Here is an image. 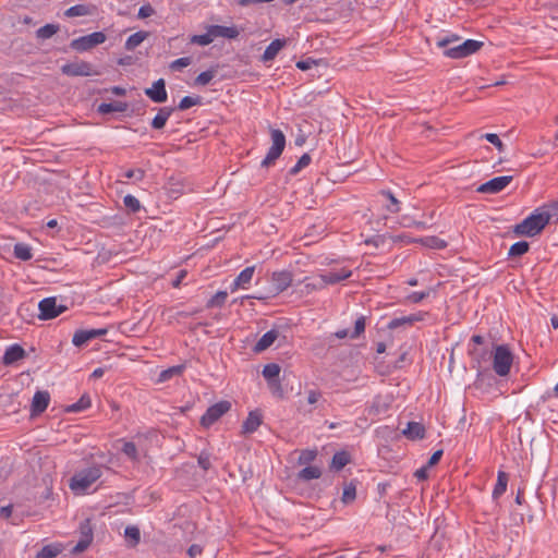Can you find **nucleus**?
Wrapping results in <instances>:
<instances>
[{
	"label": "nucleus",
	"mask_w": 558,
	"mask_h": 558,
	"mask_svg": "<svg viewBox=\"0 0 558 558\" xmlns=\"http://www.w3.org/2000/svg\"><path fill=\"white\" fill-rule=\"evenodd\" d=\"M460 37L458 35H447L438 38L437 46L444 48V54L451 59H463L477 52L484 45L483 41L475 39H466L461 44L451 46L458 43Z\"/></svg>",
	"instance_id": "f257e3e1"
},
{
	"label": "nucleus",
	"mask_w": 558,
	"mask_h": 558,
	"mask_svg": "<svg viewBox=\"0 0 558 558\" xmlns=\"http://www.w3.org/2000/svg\"><path fill=\"white\" fill-rule=\"evenodd\" d=\"M551 214L545 206L536 208L530 216L513 227V233L519 236H535L549 223Z\"/></svg>",
	"instance_id": "f03ea898"
},
{
	"label": "nucleus",
	"mask_w": 558,
	"mask_h": 558,
	"mask_svg": "<svg viewBox=\"0 0 558 558\" xmlns=\"http://www.w3.org/2000/svg\"><path fill=\"white\" fill-rule=\"evenodd\" d=\"M102 475L100 465H92L76 472L70 478V488L75 494H84Z\"/></svg>",
	"instance_id": "7ed1b4c3"
},
{
	"label": "nucleus",
	"mask_w": 558,
	"mask_h": 558,
	"mask_svg": "<svg viewBox=\"0 0 558 558\" xmlns=\"http://www.w3.org/2000/svg\"><path fill=\"white\" fill-rule=\"evenodd\" d=\"M271 146L262 161V167L271 166L282 154L286 147V136L281 130L270 129Z\"/></svg>",
	"instance_id": "20e7f679"
},
{
	"label": "nucleus",
	"mask_w": 558,
	"mask_h": 558,
	"mask_svg": "<svg viewBox=\"0 0 558 558\" xmlns=\"http://www.w3.org/2000/svg\"><path fill=\"white\" fill-rule=\"evenodd\" d=\"M513 355L507 345H497L493 359V368L501 377L510 373Z\"/></svg>",
	"instance_id": "39448f33"
},
{
	"label": "nucleus",
	"mask_w": 558,
	"mask_h": 558,
	"mask_svg": "<svg viewBox=\"0 0 558 558\" xmlns=\"http://www.w3.org/2000/svg\"><path fill=\"white\" fill-rule=\"evenodd\" d=\"M231 409V402L227 400L219 401L210 405L201 417V425L203 427H210L215 424L222 415H225Z\"/></svg>",
	"instance_id": "423d86ee"
},
{
	"label": "nucleus",
	"mask_w": 558,
	"mask_h": 558,
	"mask_svg": "<svg viewBox=\"0 0 558 558\" xmlns=\"http://www.w3.org/2000/svg\"><path fill=\"white\" fill-rule=\"evenodd\" d=\"M39 315L41 320H49L58 317L66 311V306L58 305L57 299L53 296L45 298L38 303Z\"/></svg>",
	"instance_id": "0eeeda50"
},
{
	"label": "nucleus",
	"mask_w": 558,
	"mask_h": 558,
	"mask_svg": "<svg viewBox=\"0 0 558 558\" xmlns=\"http://www.w3.org/2000/svg\"><path fill=\"white\" fill-rule=\"evenodd\" d=\"M105 41L106 35L102 32H94L92 34L73 39L70 46L76 51H87Z\"/></svg>",
	"instance_id": "6e6552de"
},
{
	"label": "nucleus",
	"mask_w": 558,
	"mask_h": 558,
	"mask_svg": "<svg viewBox=\"0 0 558 558\" xmlns=\"http://www.w3.org/2000/svg\"><path fill=\"white\" fill-rule=\"evenodd\" d=\"M512 179V175L496 177L481 184L476 191L483 194H497L507 187L511 183Z\"/></svg>",
	"instance_id": "1a4fd4ad"
},
{
	"label": "nucleus",
	"mask_w": 558,
	"mask_h": 558,
	"mask_svg": "<svg viewBox=\"0 0 558 558\" xmlns=\"http://www.w3.org/2000/svg\"><path fill=\"white\" fill-rule=\"evenodd\" d=\"M61 72L68 76H90L94 74L93 66L86 61H75L61 66Z\"/></svg>",
	"instance_id": "9d476101"
},
{
	"label": "nucleus",
	"mask_w": 558,
	"mask_h": 558,
	"mask_svg": "<svg viewBox=\"0 0 558 558\" xmlns=\"http://www.w3.org/2000/svg\"><path fill=\"white\" fill-rule=\"evenodd\" d=\"M81 538L77 544L73 547V554H80L88 548L93 542V527L89 519L84 520L80 524Z\"/></svg>",
	"instance_id": "9b49d317"
},
{
	"label": "nucleus",
	"mask_w": 558,
	"mask_h": 558,
	"mask_svg": "<svg viewBox=\"0 0 558 558\" xmlns=\"http://www.w3.org/2000/svg\"><path fill=\"white\" fill-rule=\"evenodd\" d=\"M145 95L154 102L161 104L167 101L168 93L166 90V82L159 78L154 82L153 86L145 89Z\"/></svg>",
	"instance_id": "f8f14e48"
},
{
	"label": "nucleus",
	"mask_w": 558,
	"mask_h": 558,
	"mask_svg": "<svg viewBox=\"0 0 558 558\" xmlns=\"http://www.w3.org/2000/svg\"><path fill=\"white\" fill-rule=\"evenodd\" d=\"M293 282L292 274L288 270L275 271L271 275V283L276 293L287 290Z\"/></svg>",
	"instance_id": "ddd939ff"
},
{
	"label": "nucleus",
	"mask_w": 558,
	"mask_h": 558,
	"mask_svg": "<svg viewBox=\"0 0 558 558\" xmlns=\"http://www.w3.org/2000/svg\"><path fill=\"white\" fill-rule=\"evenodd\" d=\"M263 423V414L259 410L251 411L242 423V435H248L255 433Z\"/></svg>",
	"instance_id": "4468645a"
},
{
	"label": "nucleus",
	"mask_w": 558,
	"mask_h": 558,
	"mask_svg": "<svg viewBox=\"0 0 558 558\" xmlns=\"http://www.w3.org/2000/svg\"><path fill=\"white\" fill-rule=\"evenodd\" d=\"M50 395L48 391H36L31 405V415L36 416L41 414L48 407Z\"/></svg>",
	"instance_id": "2eb2a0df"
},
{
	"label": "nucleus",
	"mask_w": 558,
	"mask_h": 558,
	"mask_svg": "<svg viewBox=\"0 0 558 558\" xmlns=\"http://www.w3.org/2000/svg\"><path fill=\"white\" fill-rule=\"evenodd\" d=\"M254 272L255 266L244 268L231 283V292H235L238 289H247L253 279Z\"/></svg>",
	"instance_id": "dca6fc26"
},
{
	"label": "nucleus",
	"mask_w": 558,
	"mask_h": 558,
	"mask_svg": "<svg viewBox=\"0 0 558 558\" xmlns=\"http://www.w3.org/2000/svg\"><path fill=\"white\" fill-rule=\"evenodd\" d=\"M352 275V271L348 268H340V269H332L327 272L320 274L325 287L329 284H336L342 280H345L350 278Z\"/></svg>",
	"instance_id": "f3484780"
},
{
	"label": "nucleus",
	"mask_w": 558,
	"mask_h": 558,
	"mask_svg": "<svg viewBox=\"0 0 558 558\" xmlns=\"http://www.w3.org/2000/svg\"><path fill=\"white\" fill-rule=\"evenodd\" d=\"M107 333V329H89V330H77L72 339L75 347H81L87 341L101 337Z\"/></svg>",
	"instance_id": "a211bd4d"
},
{
	"label": "nucleus",
	"mask_w": 558,
	"mask_h": 558,
	"mask_svg": "<svg viewBox=\"0 0 558 558\" xmlns=\"http://www.w3.org/2000/svg\"><path fill=\"white\" fill-rule=\"evenodd\" d=\"M207 28L213 40L218 37L234 39L239 36V31L235 26L209 25Z\"/></svg>",
	"instance_id": "6ab92c4d"
},
{
	"label": "nucleus",
	"mask_w": 558,
	"mask_h": 558,
	"mask_svg": "<svg viewBox=\"0 0 558 558\" xmlns=\"http://www.w3.org/2000/svg\"><path fill=\"white\" fill-rule=\"evenodd\" d=\"M279 331L277 329H270L265 332L262 338L255 343L253 347V351L255 353H260L267 350L269 347L274 344V342L278 339Z\"/></svg>",
	"instance_id": "aec40b11"
},
{
	"label": "nucleus",
	"mask_w": 558,
	"mask_h": 558,
	"mask_svg": "<svg viewBox=\"0 0 558 558\" xmlns=\"http://www.w3.org/2000/svg\"><path fill=\"white\" fill-rule=\"evenodd\" d=\"M287 45V39L282 38H278V39H275L272 40L265 49L263 56H262V60L264 62H268V61H271L274 60L277 54L279 53V51Z\"/></svg>",
	"instance_id": "412c9836"
},
{
	"label": "nucleus",
	"mask_w": 558,
	"mask_h": 558,
	"mask_svg": "<svg viewBox=\"0 0 558 558\" xmlns=\"http://www.w3.org/2000/svg\"><path fill=\"white\" fill-rule=\"evenodd\" d=\"M25 356V350L19 344L10 345L3 355V363L5 365L13 364Z\"/></svg>",
	"instance_id": "4be33fe9"
},
{
	"label": "nucleus",
	"mask_w": 558,
	"mask_h": 558,
	"mask_svg": "<svg viewBox=\"0 0 558 558\" xmlns=\"http://www.w3.org/2000/svg\"><path fill=\"white\" fill-rule=\"evenodd\" d=\"M402 434L410 440L423 439L425 437V427L418 422H409Z\"/></svg>",
	"instance_id": "5701e85b"
},
{
	"label": "nucleus",
	"mask_w": 558,
	"mask_h": 558,
	"mask_svg": "<svg viewBox=\"0 0 558 558\" xmlns=\"http://www.w3.org/2000/svg\"><path fill=\"white\" fill-rule=\"evenodd\" d=\"M174 109L171 107L159 108L157 114L151 121V128L155 130H161L166 125Z\"/></svg>",
	"instance_id": "b1692460"
},
{
	"label": "nucleus",
	"mask_w": 558,
	"mask_h": 558,
	"mask_svg": "<svg viewBox=\"0 0 558 558\" xmlns=\"http://www.w3.org/2000/svg\"><path fill=\"white\" fill-rule=\"evenodd\" d=\"M63 550V545L60 543H52L45 545L35 556V558H54Z\"/></svg>",
	"instance_id": "393cba45"
},
{
	"label": "nucleus",
	"mask_w": 558,
	"mask_h": 558,
	"mask_svg": "<svg viewBox=\"0 0 558 558\" xmlns=\"http://www.w3.org/2000/svg\"><path fill=\"white\" fill-rule=\"evenodd\" d=\"M413 241L416 243H421L423 246L434 250H442L447 247V242L436 235L414 239Z\"/></svg>",
	"instance_id": "a878e982"
},
{
	"label": "nucleus",
	"mask_w": 558,
	"mask_h": 558,
	"mask_svg": "<svg viewBox=\"0 0 558 558\" xmlns=\"http://www.w3.org/2000/svg\"><path fill=\"white\" fill-rule=\"evenodd\" d=\"M508 481H509V476L506 472L504 471H498V474H497V483L494 487V490H493V499H498L501 495H504V493L506 492L507 489V485H508Z\"/></svg>",
	"instance_id": "bb28decb"
},
{
	"label": "nucleus",
	"mask_w": 558,
	"mask_h": 558,
	"mask_svg": "<svg viewBox=\"0 0 558 558\" xmlns=\"http://www.w3.org/2000/svg\"><path fill=\"white\" fill-rule=\"evenodd\" d=\"M128 109V104L122 101L102 102L98 107V112L110 113V112H123Z\"/></svg>",
	"instance_id": "cd10ccee"
},
{
	"label": "nucleus",
	"mask_w": 558,
	"mask_h": 558,
	"mask_svg": "<svg viewBox=\"0 0 558 558\" xmlns=\"http://www.w3.org/2000/svg\"><path fill=\"white\" fill-rule=\"evenodd\" d=\"M147 36H148V33L144 32V31H140V32H136V33L132 34L126 39L124 48L128 51L134 50L136 47H138L147 38Z\"/></svg>",
	"instance_id": "c85d7f7f"
},
{
	"label": "nucleus",
	"mask_w": 558,
	"mask_h": 558,
	"mask_svg": "<svg viewBox=\"0 0 558 558\" xmlns=\"http://www.w3.org/2000/svg\"><path fill=\"white\" fill-rule=\"evenodd\" d=\"M350 462V456L347 451H338L333 454L331 460V468L340 471Z\"/></svg>",
	"instance_id": "c756f323"
},
{
	"label": "nucleus",
	"mask_w": 558,
	"mask_h": 558,
	"mask_svg": "<svg viewBox=\"0 0 558 558\" xmlns=\"http://www.w3.org/2000/svg\"><path fill=\"white\" fill-rule=\"evenodd\" d=\"M302 282L304 283V288L307 293L326 288L320 275L314 278L306 277Z\"/></svg>",
	"instance_id": "7c9ffc66"
},
{
	"label": "nucleus",
	"mask_w": 558,
	"mask_h": 558,
	"mask_svg": "<svg viewBox=\"0 0 558 558\" xmlns=\"http://www.w3.org/2000/svg\"><path fill=\"white\" fill-rule=\"evenodd\" d=\"M380 195L385 196L389 204L386 205V210L391 214H398L400 211V202L395 197V195L389 190H381Z\"/></svg>",
	"instance_id": "2f4dec72"
},
{
	"label": "nucleus",
	"mask_w": 558,
	"mask_h": 558,
	"mask_svg": "<svg viewBox=\"0 0 558 558\" xmlns=\"http://www.w3.org/2000/svg\"><path fill=\"white\" fill-rule=\"evenodd\" d=\"M320 476H322L320 469L318 466H313V465L305 466L298 474V477L303 481L316 480V478H319Z\"/></svg>",
	"instance_id": "473e14b6"
},
{
	"label": "nucleus",
	"mask_w": 558,
	"mask_h": 558,
	"mask_svg": "<svg viewBox=\"0 0 558 558\" xmlns=\"http://www.w3.org/2000/svg\"><path fill=\"white\" fill-rule=\"evenodd\" d=\"M13 253L14 256L21 260H29L33 257L31 246L25 243H16Z\"/></svg>",
	"instance_id": "72a5a7b5"
},
{
	"label": "nucleus",
	"mask_w": 558,
	"mask_h": 558,
	"mask_svg": "<svg viewBox=\"0 0 558 558\" xmlns=\"http://www.w3.org/2000/svg\"><path fill=\"white\" fill-rule=\"evenodd\" d=\"M58 32H59L58 24H46L36 31V37L38 39H48V38H51L53 35H56Z\"/></svg>",
	"instance_id": "f704fd0d"
},
{
	"label": "nucleus",
	"mask_w": 558,
	"mask_h": 558,
	"mask_svg": "<svg viewBox=\"0 0 558 558\" xmlns=\"http://www.w3.org/2000/svg\"><path fill=\"white\" fill-rule=\"evenodd\" d=\"M184 368V365L171 366L159 374L158 381L163 383L171 379L174 376H179L183 373Z\"/></svg>",
	"instance_id": "c9c22d12"
},
{
	"label": "nucleus",
	"mask_w": 558,
	"mask_h": 558,
	"mask_svg": "<svg viewBox=\"0 0 558 558\" xmlns=\"http://www.w3.org/2000/svg\"><path fill=\"white\" fill-rule=\"evenodd\" d=\"M263 376L267 379L268 383L278 378L280 374V366L276 363L266 364L263 368Z\"/></svg>",
	"instance_id": "e433bc0d"
},
{
	"label": "nucleus",
	"mask_w": 558,
	"mask_h": 558,
	"mask_svg": "<svg viewBox=\"0 0 558 558\" xmlns=\"http://www.w3.org/2000/svg\"><path fill=\"white\" fill-rule=\"evenodd\" d=\"M529 248L530 244L526 241H519L510 246L508 255L510 257L522 256L529 252Z\"/></svg>",
	"instance_id": "4c0bfd02"
},
{
	"label": "nucleus",
	"mask_w": 558,
	"mask_h": 558,
	"mask_svg": "<svg viewBox=\"0 0 558 558\" xmlns=\"http://www.w3.org/2000/svg\"><path fill=\"white\" fill-rule=\"evenodd\" d=\"M88 14H90V9L86 4L73 5L64 12V15L68 17L84 16Z\"/></svg>",
	"instance_id": "58836bf2"
},
{
	"label": "nucleus",
	"mask_w": 558,
	"mask_h": 558,
	"mask_svg": "<svg viewBox=\"0 0 558 558\" xmlns=\"http://www.w3.org/2000/svg\"><path fill=\"white\" fill-rule=\"evenodd\" d=\"M228 298L227 291H218L206 303L207 308L221 307Z\"/></svg>",
	"instance_id": "ea45409f"
},
{
	"label": "nucleus",
	"mask_w": 558,
	"mask_h": 558,
	"mask_svg": "<svg viewBox=\"0 0 558 558\" xmlns=\"http://www.w3.org/2000/svg\"><path fill=\"white\" fill-rule=\"evenodd\" d=\"M123 204L128 211L131 214H135L142 208L140 201L131 194H128L123 197Z\"/></svg>",
	"instance_id": "a19ab883"
},
{
	"label": "nucleus",
	"mask_w": 558,
	"mask_h": 558,
	"mask_svg": "<svg viewBox=\"0 0 558 558\" xmlns=\"http://www.w3.org/2000/svg\"><path fill=\"white\" fill-rule=\"evenodd\" d=\"M125 537L131 542L132 546H136L141 541L140 529L135 525H129L124 530Z\"/></svg>",
	"instance_id": "79ce46f5"
},
{
	"label": "nucleus",
	"mask_w": 558,
	"mask_h": 558,
	"mask_svg": "<svg viewBox=\"0 0 558 558\" xmlns=\"http://www.w3.org/2000/svg\"><path fill=\"white\" fill-rule=\"evenodd\" d=\"M356 498V486L352 482L344 486L341 500L343 504H351Z\"/></svg>",
	"instance_id": "37998d69"
},
{
	"label": "nucleus",
	"mask_w": 558,
	"mask_h": 558,
	"mask_svg": "<svg viewBox=\"0 0 558 558\" xmlns=\"http://www.w3.org/2000/svg\"><path fill=\"white\" fill-rule=\"evenodd\" d=\"M90 407V398L86 395L82 396L80 400L68 407V412H80Z\"/></svg>",
	"instance_id": "c03bdc74"
},
{
	"label": "nucleus",
	"mask_w": 558,
	"mask_h": 558,
	"mask_svg": "<svg viewBox=\"0 0 558 558\" xmlns=\"http://www.w3.org/2000/svg\"><path fill=\"white\" fill-rule=\"evenodd\" d=\"M311 156L308 154H303L298 162L289 170L290 175L298 174L303 168L307 167L311 163Z\"/></svg>",
	"instance_id": "a18cd8bd"
},
{
	"label": "nucleus",
	"mask_w": 558,
	"mask_h": 558,
	"mask_svg": "<svg viewBox=\"0 0 558 558\" xmlns=\"http://www.w3.org/2000/svg\"><path fill=\"white\" fill-rule=\"evenodd\" d=\"M121 451L132 461H138V452L134 442L124 441Z\"/></svg>",
	"instance_id": "49530a36"
},
{
	"label": "nucleus",
	"mask_w": 558,
	"mask_h": 558,
	"mask_svg": "<svg viewBox=\"0 0 558 558\" xmlns=\"http://www.w3.org/2000/svg\"><path fill=\"white\" fill-rule=\"evenodd\" d=\"M121 177L133 180L135 182L142 181L145 177V171L141 168L137 169H126L121 173Z\"/></svg>",
	"instance_id": "de8ad7c7"
},
{
	"label": "nucleus",
	"mask_w": 558,
	"mask_h": 558,
	"mask_svg": "<svg viewBox=\"0 0 558 558\" xmlns=\"http://www.w3.org/2000/svg\"><path fill=\"white\" fill-rule=\"evenodd\" d=\"M215 74H216L215 69H209L207 71H204L196 76L195 84L205 86L215 77Z\"/></svg>",
	"instance_id": "09e8293b"
},
{
	"label": "nucleus",
	"mask_w": 558,
	"mask_h": 558,
	"mask_svg": "<svg viewBox=\"0 0 558 558\" xmlns=\"http://www.w3.org/2000/svg\"><path fill=\"white\" fill-rule=\"evenodd\" d=\"M201 104V97L199 96H196V97H191V96H185L183 97L179 105H178V109L179 110H186L193 106H196V105H199Z\"/></svg>",
	"instance_id": "8fccbe9b"
},
{
	"label": "nucleus",
	"mask_w": 558,
	"mask_h": 558,
	"mask_svg": "<svg viewBox=\"0 0 558 558\" xmlns=\"http://www.w3.org/2000/svg\"><path fill=\"white\" fill-rule=\"evenodd\" d=\"M190 43L196 44L199 46H207L213 43V39H211L209 31L207 29V32L205 34L191 36Z\"/></svg>",
	"instance_id": "3c124183"
},
{
	"label": "nucleus",
	"mask_w": 558,
	"mask_h": 558,
	"mask_svg": "<svg viewBox=\"0 0 558 558\" xmlns=\"http://www.w3.org/2000/svg\"><path fill=\"white\" fill-rule=\"evenodd\" d=\"M316 456H317L316 450H310V449L303 450L299 456V463L300 464H308L315 460Z\"/></svg>",
	"instance_id": "603ef678"
},
{
	"label": "nucleus",
	"mask_w": 558,
	"mask_h": 558,
	"mask_svg": "<svg viewBox=\"0 0 558 558\" xmlns=\"http://www.w3.org/2000/svg\"><path fill=\"white\" fill-rule=\"evenodd\" d=\"M482 137L492 143L499 151L504 150L505 145L497 134L486 133Z\"/></svg>",
	"instance_id": "864d4df0"
},
{
	"label": "nucleus",
	"mask_w": 558,
	"mask_h": 558,
	"mask_svg": "<svg viewBox=\"0 0 558 558\" xmlns=\"http://www.w3.org/2000/svg\"><path fill=\"white\" fill-rule=\"evenodd\" d=\"M197 463L204 471H208L211 468L210 454L202 451L197 458Z\"/></svg>",
	"instance_id": "5fc2aeb1"
},
{
	"label": "nucleus",
	"mask_w": 558,
	"mask_h": 558,
	"mask_svg": "<svg viewBox=\"0 0 558 558\" xmlns=\"http://www.w3.org/2000/svg\"><path fill=\"white\" fill-rule=\"evenodd\" d=\"M429 295V291L412 292L407 296V301L413 304L422 302Z\"/></svg>",
	"instance_id": "6e6d98bb"
},
{
	"label": "nucleus",
	"mask_w": 558,
	"mask_h": 558,
	"mask_svg": "<svg viewBox=\"0 0 558 558\" xmlns=\"http://www.w3.org/2000/svg\"><path fill=\"white\" fill-rule=\"evenodd\" d=\"M365 330V317L361 316L355 320L354 331L351 333V338H357Z\"/></svg>",
	"instance_id": "4d7b16f0"
},
{
	"label": "nucleus",
	"mask_w": 558,
	"mask_h": 558,
	"mask_svg": "<svg viewBox=\"0 0 558 558\" xmlns=\"http://www.w3.org/2000/svg\"><path fill=\"white\" fill-rule=\"evenodd\" d=\"M190 64H191V58L182 57V58H179V59L174 60L173 62H171L170 69L171 70H180V69L189 66Z\"/></svg>",
	"instance_id": "13d9d810"
},
{
	"label": "nucleus",
	"mask_w": 558,
	"mask_h": 558,
	"mask_svg": "<svg viewBox=\"0 0 558 558\" xmlns=\"http://www.w3.org/2000/svg\"><path fill=\"white\" fill-rule=\"evenodd\" d=\"M409 326L407 316L396 317L388 323V328L393 330L399 327Z\"/></svg>",
	"instance_id": "bf43d9fd"
},
{
	"label": "nucleus",
	"mask_w": 558,
	"mask_h": 558,
	"mask_svg": "<svg viewBox=\"0 0 558 558\" xmlns=\"http://www.w3.org/2000/svg\"><path fill=\"white\" fill-rule=\"evenodd\" d=\"M317 64V61L312 59V58H307L305 60H300L296 62V68L302 70V71H306V70H310L312 69L313 65H316Z\"/></svg>",
	"instance_id": "052dcab7"
},
{
	"label": "nucleus",
	"mask_w": 558,
	"mask_h": 558,
	"mask_svg": "<svg viewBox=\"0 0 558 558\" xmlns=\"http://www.w3.org/2000/svg\"><path fill=\"white\" fill-rule=\"evenodd\" d=\"M426 316H427L426 312H417L414 314H410L407 316L408 325L412 326L414 323L422 322L425 319Z\"/></svg>",
	"instance_id": "680f3d73"
},
{
	"label": "nucleus",
	"mask_w": 558,
	"mask_h": 558,
	"mask_svg": "<svg viewBox=\"0 0 558 558\" xmlns=\"http://www.w3.org/2000/svg\"><path fill=\"white\" fill-rule=\"evenodd\" d=\"M320 398H322V392L318 390L312 389L307 392L306 402L310 405H314L319 401Z\"/></svg>",
	"instance_id": "e2e57ef3"
},
{
	"label": "nucleus",
	"mask_w": 558,
	"mask_h": 558,
	"mask_svg": "<svg viewBox=\"0 0 558 558\" xmlns=\"http://www.w3.org/2000/svg\"><path fill=\"white\" fill-rule=\"evenodd\" d=\"M154 8L150 4H144L138 10V17L146 19L154 14Z\"/></svg>",
	"instance_id": "0e129e2a"
},
{
	"label": "nucleus",
	"mask_w": 558,
	"mask_h": 558,
	"mask_svg": "<svg viewBox=\"0 0 558 558\" xmlns=\"http://www.w3.org/2000/svg\"><path fill=\"white\" fill-rule=\"evenodd\" d=\"M269 385V388L271 389V391L275 393V395H278L279 397H282V388H281V384L279 381V379H275L270 383H268Z\"/></svg>",
	"instance_id": "69168bd1"
},
{
	"label": "nucleus",
	"mask_w": 558,
	"mask_h": 558,
	"mask_svg": "<svg viewBox=\"0 0 558 558\" xmlns=\"http://www.w3.org/2000/svg\"><path fill=\"white\" fill-rule=\"evenodd\" d=\"M442 453L444 451L441 449L435 451L432 457L429 458L428 462H427V466H433L435 464H437L440 460V458L442 457Z\"/></svg>",
	"instance_id": "338daca9"
},
{
	"label": "nucleus",
	"mask_w": 558,
	"mask_h": 558,
	"mask_svg": "<svg viewBox=\"0 0 558 558\" xmlns=\"http://www.w3.org/2000/svg\"><path fill=\"white\" fill-rule=\"evenodd\" d=\"M416 223V220H413L412 218H410L409 216H402L401 217V220H400V225L404 228H411V227H414V225Z\"/></svg>",
	"instance_id": "774afa93"
}]
</instances>
